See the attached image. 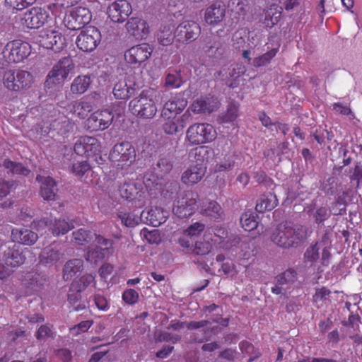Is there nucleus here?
<instances>
[{
	"mask_svg": "<svg viewBox=\"0 0 362 362\" xmlns=\"http://www.w3.org/2000/svg\"><path fill=\"white\" fill-rule=\"evenodd\" d=\"M331 293L332 291L326 286L315 288V292L313 296V303H315L318 308L322 306V304L326 300H329Z\"/></svg>",
	"mask_w": 362,
	"mask_h": 362,
	"instance_id": "3c124183",
	"label": "nucleus"
},
{
	"mask_svg": "<svg viewBox=\"0 0 362 362\" xmlns=\"http://www.w3.org/2000/svg\"><path fill=\"white\" fill-rule=\"evenodd\" d=\"M101 149V143L96 137L86 135L80 136L74 146L77 155L87 158L100 154Z\"/></svg>",
	"mask_w": 362,
	"mask_h": 362,
	"instance_id": "2eb2a0df",
	"label": "nucleus"
},
{
	"mask_svg": "<svg viewBox=\"0 0 362 362\" xmlns=\"http://www.w3.org/2000/svg\"><path fill=\"white\" fill-rule=\"evenodd\" d=\"M276 279L279 285L291 284L297 279V272L295 269H288L279 274Z\"/></svg>",
	"mask_w": 362,
	"mask_h": 362,
	"instance_id": "13d9d810",
	"label": "nucleus"
},
{
	"mask_svg": "<svg viewBox=\"0 0 362 362\" xmlns=\"http://www.w3.org/2000/svg\"><path fill=\"white\" fill-rule=\"evenodd\" d=\"M92 80L87 75H79L73 81L70 90L74 94H83L89 88Z\"/></svg>",
	"mask_w": 362,
	"mask_h": 362,
	"instance_id": "e433bc0d",
	"label": "nucleus"
},
{
	"mask_svg": "<svg viewBox=\"0 0 362 362\" xmlns=\"http://www.w3.org/2000/svg\"><path fill=\"white\" fill-rule=\"evenodd\" d=\"M156 91L152 88L143 90L129 103L131 112L140 119H151L157 112Z\"/></svg>",
	"mask_w": 362,
	"mask_h": 362,
	"instance_id": "f03ea898",
	"label": "nucleus"
},
{
	"mask_svg": "<svg viewBox=\"0 0 362 362\" xmlns=\"http://www.w3.org/2000/svg\"><path fill=\"white\" fill-rule=\"evenodd\" d=\"M74 68V64L70 57L62 58L48 73L46 78V86L50 88L54 85L59 84L68 77Z\"/></svg>",
	"mask_w": 362,
	"mask_h": 362,
	"instance_id": "9b49d317",
	"label": "nucleus"
},
{
	"mask_svg": "<svg viewBox=\"0 0 362 362\" xmlns=\"http://www.w3.org/2000/svg\"><path fill=\"white\" fill-rule=\"evenodd\" d=\"M279 47V44H276L275 46L272 47V48L267 47L268 50L265 53L255 57L253 59V66L255 67L259 68L269 65L278 53Z\"/></svg>",
	"mask_w": 362,
	"mask_h": 362,
	"instance_id": "c9c22d12",
	"label": "nucleus"
},
{
	"mask_svg": "<svg viewBox=\"0 0 362 362\" xmlns=\"http://www.w3.org/2000/svg\"><path fill=\"white\" fill-rule=\"evenodd\" d=\"M332 213L330 209L326 206H320L317 207L313 212V218L314 222L317 225H323L324 222L327 220Z\"/></svg>",
	"mask_w": 362,
	"mask_h": 362,
	"instance_id": "4d7b16f0",
	"label": "nucleus"
},
{
	"mask_svg": "<svg viewBox=\"0 0 362 362\" xmlns=\"http://www.w3.org/2000/svg\"><path fill=\"white\" fill-rule=\"evenodd\" d=\"M11 238L14 242L26 245H33L37 240L38 235L36 233L27 228H13Z\"/></svg>",
	"mask_w": 362,
	"mask_h": 362,
	"instance_id": "c85d7f7f",
	"label": "nucleus"
},
{
	"mask_svg": "<svg viewBox=\"0 0 362 362\" xmlns=\"http://www.w3.org/2000/svg\"><path fill=\"white\" fill-rule=\"evenodd\" d=\"M246 69L244 65L241 64H236L232 66L229 71V76L233 81L228 84L230 88H235L238 85L237 78L243 76L245 73Z\"/></svg>",
	"mask_w": 362,
	"mask_h": 362,
	"instance_id": "052dcab7",
	"label": "nucleus"
},
{
	"mask_svg": "<svg viewBox=\"0 0 362 362\" xmlns=\"http://www.w3.org/2000/svg\"><path fill=\"white\" fill-rule=\"evenodd\" d=\"M204 51L209 57L219 58L223 55L225 47L219 38L213 39L207 42Z\"/></svg>",
	"mask_w": 362,
	"mask_h": 362,
	"instance_id": "ea45409f",
	"label": "nucleus"
},
{
	"mask_svg": "<svg viewBox=\"0 0 362 362\" xmlns=\"http://www.w3.org/2000/svg\"><path fill=\"white\" fill-rule=\"evenodd\" d=\"M48 18L47 11L40 7H33L24 14V24L30 29L39 28L45 25Z\"/></svg>",
	"mask_w": 362,
	"mask_h": 362,
	"instance_id": "b1692460",
	"label": "nucleus"
},
{
	"mask_svg": "<svg viewBox=\"0 0 362 362\" xmlns=\"http://www.w3.org/2000/svg\"><path fill=\"white\" fill-rule=\"evenodd\" d=\"M258 215L252 211H245L240 217V223L246 231H252L258 226Z\"/></svg>",
	"mask_w": 362,
	"mask_h": 362,
	"instance_id": "c03bdc74",
	"label": "nucleus"
},
{
	"mask_svg": "<svg viewBox=\"0 0 362 362\" xmlns=\"http://www.w3.org/2000/svg\"><path fill=\"white\" fill-rule=\"evenodd\" d=\"M35 337L39 341H45L55 337L53 325L50 324L42 325L37 330Z\"/></svg>",
	"mask_w": 362,
	"mask_h": 362,
	"instance_id": "6e6d98bb",
	"label": "nucleus"
},
{
	"mask_svg": "<svg viewBox=\"0 0 362 362\" xmlns=\"http://www.w3.org/2000/svg\"><path fill=\"white\" fill-rule=\"evenodd\" d=\"M307 238L306 228L300 224L279 223L271 235V240L277 246L288 249L296 248Z\"/></svg>",
	"mask_w": 362,
	"mask_h": 362,
	"instance_id": "f257e3e1",
	"label": "nucleus"
},
{
	"mask_svg": "<svg viewBox=\"0 0 362 362\" xmlns=\"http://www.w3.org/2000/svg\"><path fill=\"white\" fill-rule=\"evenodd\" d=\"M128 85L125 81H119L114 85L112 93L117 100H127L135 93V88Z\"/></svg>",
	"mask_w": 362,
	"mask_h": 362,
	"instance_id": "7c9ffc66",
	"label": "nucleus"
},
{
	"mask_svg": "<svg viewBox=\"0 0 362 362\" xmlns=\"http://www.w3.org/2000/svg\"><path fill=\"white\" fill-rule=\"evenodd\" d=\"M182 84L180 72L169 73L165 77V85L171 88H177Z\"/></svg>",
	"mask_w": 362,
	"mask_h": 362,
	"instance_id": "0e129e2a",
	"label": "nucleus"
},
{
	"mask_svg": "<svg viewBox=\"0 0 362 362\" xmlns=\"http://www.w3.org/2000/svg\"><path fill=\"white\" fill-rule=\"evenodd\" d=\"M117 216L121 220L122 224L128 228H134L143 220L141 215L138 216L125 207L118 209Z\"/></svg>",
	"mask_w": 362,
	"mask_h": 362,
	"instance_id": "c756f323",
	"label": "nucleus"
},
{
	"mask_svg": "<svg viewBox=\"0 0 362 362\" xmlns=\"http://www.w3.org/2000/svg\"><path fill=\"white\" fill-rule=\"evenodd\" d=\"M60 251L53 245H49L42 250L40 255V262L42 264L57 263L62 257Z\"/></svg>",
	"mask_w": 362,
	"mask_h": 362,
	"instance_id": "72a5a7b5",
	"label": "nucleus"
},
{
	"mask_svg": "<svg viewBox=\"0 0 362 362\" xmlns=\"http://www.w3.org/2000/svg\"><path fill=\"white\" fill-rule=\"evenodd\" d=\"M212 249V245L209 241H197L193 249V252L197 255H207Z\"/></svg>",
	"mask_w": 362,
	"mask_h": 362,
	"instance_id": "338daca9",
	"label": "nucleus"
},
{
	"mask_svg": "<svg viewBox=\"0 0 362 362\" xmlns=\"http://www.w3.org/2000/svg\"><path fill=\"white\" fill-rule=\"evenodd\" d=\"M239 348L243 354L250 356L247 362H252L262 356L259 351L258 349H255L253 344L246 340H243L240 342Z\"/></svg>",
	"mask_w": 362,
	"mask_h": 362,
	"instance_id": "8fccbe9b",
	"label": "nucleus"
},
{
	"mask_svg": "<svg viewBox=\"0 0 362 362\" xmlns=\"http://www.w3.org/2000/svg\"><path fill=\"white\" fill-rule=\"evenodd\" d=\"M226 12V6L223 2L214 1L205 9L204 21L209 25H217L223 21Z\"/></svg>",
	"mask_w": 362,
	"mask_h": 362,
	"instance_id": "5701e85b",
	"label": "nucleus"
},
{
	"mask_svg": "<svg viewBox=\"0 0 362 362\" xmlns=\"http://www.w3.org/2000/svg\"><path fill=\"white\" fill-rule=\"evenodd\" d=\"M209 152L206 147L204 146H200L192 148L189 153L190 158H193L192 160V164L206 163L205 157L208 155Z\"/></svg>",
	"mask_w": 362,
	"mask_h": 362,
	"instance_id": "864d4df0",
	"label": "nucleus"
},
{
	"mask_svg": "<svg viewBox=\"0 0 362 362\" xmlns=\"http://www.w3.org/2000/svg\"><path fill=\"white\" fill-rule=\"evenodd\" d=\"M31 53V45L21 40H14L8 42L3 51L6 62L9 64L23 62Z\"/></svg>",
	"mask_w": 362,
	"mask_h": 362,
	"instance_id": "1a4fd4ad",
	"label": "nucleus"
},
{
	"mask_svg": "<svg viewBox=\"0 0 362 362\" xmlns=\"http://www.w3.org/2000/svg\"><path fill=\"white\" fill-rule=\"evenodd\" d=\"M132 12V8L127 1L118 0L108 7V16L115 23L124 22Z\"/></svg>",
	"mask_w": 362,
	"mask_h": 362,
	"instance_id": "412c9836",
	"label": "nucleus"
},
{
	"mask_svg": "<svg viewBox=\"0 0 362 362\" xmlns=\"http://www.w3.org/2000/svg\"><path fill=\"white\" fill-rule=\"evenodd\" d=\"M100 40L101 34L99 30L94 26H88L78 35L76 44L79 49L88 52L94 50Z\"/></svg>",
	"mask_w": 362,
	"mask_h": 362,
	"instance_id": "4468645a",
	"label": "nucleus"
},
{
	"mask_svg": "<svg viewBox=\"0 0 362 362\" xmlns=\"http://www.w3.org/2000/svg\"><path fill=\"white\" fill-rule=\"evenodd\" d=\"M95 276L91 274H86L83 275L79 279L74 280L71 284L74 289H78L81 291H83L86 289L91 284L95 285Z\"/></svg>",
	"mask_w": 362,
	"mask_h": 362,
	"instance_id": "5fc2aeb1",
	"label": "nucleus"
},
{
	"mask_svg": "<svg viewBox=\"0 0 362 362\" xmlns=\"http://www.w3.org/2000/svg\"><path fill=\"white\" fill-rule=\"evenodd\" d=\"M162 118L163 119L162 124L163 132L167 134L174 135L184 129L187 124L192 120V115L187 110L180 116L168 115V116L162 117Z\"/></svg>",
	"mask_w": 362,
	"mask_h": 362,
	"instance_id": "f3484780",
	"label": "nucleus"
},
{
	"mask_svg": "<svg viewBox=\"0 0 362 362\" xmlns=\"http://www.w3.org/2000/svg\"><path fill=\"white\" fill-rule=\"evenodd\" d=\"M83 267V262L81 259H73L66 262L63 268L62 277L64 280L71 279L78 272H80Z\"/></svg>",
	"mask_w": 362,
	"mask_h": 362,
	"instance_id": "f704fd0d",
	"label": "nucleus"
},
{
	"mask_svg": "<svg viewBox=\"0 0 362 362\" xmlns=\"http://www.w3.org/2000/svg\"><path fill=\"white\" fill-rule=\"evenodd\" d=\"M169 216V212L161 207H152L148 211L141 212L143 221L153 227H158L165 223Z\"/></svg>",
	"mask_w": 362,
	"mask_h": 362,
	"instance_id": "a878e982",
	"label": "nucleus"
},
{
	"mask_svg": "<svg viewBox=\"0 0 362 362\" xmlns=\"http://www.w3.org/2000/svg\"><path fill=\"white\" fill-rule=\"evenodd\" d=\"M206 163H191L182 174V182L188 186H192L197 184L204 177L206 173Z\"/></svg>",
	"mask_w": 362,
	"mask_h": 362,
	"instance_id": "4be33fe9",
	"label": "nucleus"
},
{
	"mask_svg": "<svg viewBox=\"0 0 362 362\" xmlns=\"http://www.w3.org/2000/svg\"><path fill=\"white\" fill-rule=\"evenodd\" d=\"M201 33L199 25L193 21H183L175 30V36L179 42L195 40Z\"/></svg>",
	"mask_w": 362,
	"mask_h": 362,
	"instance_id": "aec40b11",
	"label": "nucleus"
},
{
	"mask_svg": "<svg viewBox=\"0 0 362 362\" xmlns=\"http://www.w3.org/2000/svg\"><path fill=\"white\" fill-rule=\"evenodd\" d=\"M123 301L128 305H134L139 301V293L132 288L126 289L122 296Z\"/></svg>",
	"mask_w": 362,
	"mask_h": 362,
	"instance_id": "774afa93",
	"label": "nucleus"
},
{
	"mask_svg": "<svg viewBox=\"0 0 362 362\" xmlns=\"http://www.w3.org/2000/svg\"><path fill=\"white\" fill-rule=\"evenodd\" d=\"M238 117V105L234 103L228 105L226 111L218 117L220 123H231L236 120Z\"/></svg>",
	"mask_w": 362,
	"mask_h": 362,
	"instance_id": "49530a36",
	"label": "nucleus"
},
{
	"mask_svg": "<svg viewBox=\"0 0 362 362\" xmlns=\"http://www.w3.org/2000/svg\"><path fill=\"white\" fill-rule=\"evenodd\" d=\"M175 37V33H173V30L170 27H164L158 34V42L163 46L170 45Z\"/></svg>",
	"mask_w": 362,
	"mask_h": 362,
	"instance_id": "bf43d9fd",
	"label": "nucleus"
},
{
	"mask_svg": "<svg viewBox=\"0 0 362 362\" xmlns=\"http://www.w3.org/2000/svg\"><path fill=\"white\" fill-rule=\"evenodd\" d=\"M40 276L37 274H28L25 278L23 284L25 288V293L28 296H30L33 293L40 291L42 286V279L39 280Z\"/></svg>",
	"mask_w": 362,
	"mask_h": 362,
	"instance_id": "a19ab883",
	"label": "nucleus"
},
{
	"mask_svg": "<svg viewBox=\"0 0 362 362\" xmlns=\"http://www.w3.org/2000/svg\"><path fill=\"white\" fill-rule=\"evenodd\" d=\"M282 13V8L272 4L265 12L263 23L266 27L272 28L279 21Z\"/></svg>",
	"mask_w": 362,
	"mask_h": 362,
	"instance_id": "58836bf2",
	"label": "nucleus"
},
{
	"mask_svg": "<svg viewBox=\"0 0 362 362\" xmlns=\"http://www.w3.org/2000/svg\"><path fill=\"white\" fill-rule=\"evenodd\" d=\"M217 137L214 127L206 122H197L190 125L187 131L185 142L190 146L211 143Z\"/></svg>",
	"mask_w": 362,
	"mask_h": 362,
	"instance_id": "20e7f679",
	"label": "nucleus"
},
{
	"mask_svg": "<svg viewBox=\"0 0 362 362\" xmlns=\"http://www.w3.org/2000/svg\"><path fill=\"white\" fill-rule=\"evenodd\" d=\"M94 234L90 230L79 228L72 233L71 242L77 245L83 246L90 243Z\"/></svg>",
	"mask_w": 362,
	"mask_h": 362,
	"instance_id": "79ce46f5",
	"label": "nucleus"
},
{
	"mask_svg": "<svg viewBox=\"0 0 362 362\" xmlns=\"http://www.w3.org/2000/svg\"><path fill=\"white\" fill-rule=\"evenodd\" d=\"M37 41L41 47L54 52H60L66 46L65 37L60 32L54 30H42Z\"/></svg>",
	"mask_w": 362,
	"mask_h": 362,
	"instance_id": "ddd939ff",
	"label": "nucleus"
},
{
	"mask_svg": "<svg viewBox=\"0 0 362 362\" xmlns=\"http://www.w3.org/2000/svg\"><path fill=\"white\" fill-rule=\"evenodd\" d=\"M82 291L74 289L73 288V284H71L68 293V300L73 305L74 309L76 310H82L85 308V305L78 304L75 305V303H78L81 299V293Z\"/></svg>",
	"mask_w": 362,
	"mask_h": 362,
	"instance_id": "680f3d73",
	"label": "nucleus"
},
{
	"mask_svg": "<svg viewBox=\"0 0 362 362\" xmlns=\"http://www.w3.org/2000/svg\"><path fill=\"white\" fill-rule=\"evenodd\" d=\"M105 249L95 246L92 248H88L86 255V259L90 263L97 264L102 262L105 259Z\"/></svg>",
	"mask_w": 362,
	"mask_h": 362,
	"instance_id": "603ef678",
	"label": "nucleus"
},
{
	"mask_svg": "<svg viewBox=\"0 0 362 362\" xmlns=\"http://www.w3.org/2000/svg\"><path fill=\"white\" fill-rule=\"evenodd\" d=\"M129 35L137 40L146 39L149 34V26L146 21L138 17L130 18L126 23Z\"/></svg>",
	"mask_w": 362,
	"mask_h": 362,
	"instance_id": "393cba45",
	"label": "nucleus"
},
{
	"mask_svg": "<svg viewBox=\"0 0 362 362\" xmlns=\"http://www.w3.org/2000/svg\"><path fill=\"white\" fill-rule=\"evenodd\" d=\"M253 178L257 183L262 184L267 187H271L274 185L273 180L262 170H258L254 172Z\"/></svg>",
	"mask_w": 362,
	"mask_h": 362,
	"instance_id": "69168bd1",
	"label": "nucleus"
},
{
	"mask_svg": "<svg viewBox=\"0 0 362 362\" xmlns=\"http://www.w3.org/2000/svg\"><path fill=\"white\" fill-rule=\"evenodd\" d=\"M187 105V100L183 96L175 95L172 97L165 102L161 116L177 115L186 107Z\"/></svg>",
	"mask_w": 362,
	"mask_h": 362,
	"instance_id": "cd10ccee",
	"label": "nucleus"
},
{
	"mask_svg": "<svg viewBox=\"0 0 362 362\" xmlns=\"http://www.w3.org/2000/svg\"><path fill=\"white\" fill-rule=\"evenodd\" d=\"M278 204V199L275 194L268 193L263 194L257 202L255 209L259 213L272 211Z\"/></svg>",
	"mask_w": 362,
	"mask_h": 362,
	"instance_id": "473e14b6",
	"label": "nucleus"
},
{
	"mask_svg": "<svg viewBox=\"0 0 362 362\" xmlns=\"http://www.w3.org/2000/svg\"><path fill=\"white\" fill-rule=\"evenodd\" d=\"M119 193L122 198L131 202L136 208H141L146 204V192L141 183L124 182L119 185Z\"/></svg>",
	"mask_w": 362,
	"mask_h": 362,
	"instance_id": "6e6552de",
	"label": "nucleus"
},
{
	"mask_svg": "<svg viewBox=\"0 0 362 362\" xmlns=\"http://www.w3.org/2000/svg\"><path fill=\"white\" fill-rule=\"evenodd\" d=\"M33 76L29 71L21 69L6 70L3 76L4 86L8 90L19 91L30 87Z\"/></svg>",
	"mask_w": 362,
	"mask_h": 362,
	"instance_id": "0eeeda50",
	"label": "nucleus"
},
{
	"mask_svg": "<svg viewBox=\"0 0 362 362\" xmlns=\"http://www.w3.org/2000/svg\"><path fill=\"white\" fill-rule=\"evenodd\" d=\"M153 50L147 43L134 45L125 51L124 60L132 67L138 68L151 57Z\"/></svg>",
	"mask_w": 362,
	"mask_h": 362,
	"instance_id": "f8f14e48",
	"label": "nucleus"
},
{
	"mask_svg": "<svg viewBox=\"0 0 362 362\" xmlns=\"http://www.w3.org/2000/svg\"><path fill=\"white\" fill-rule=\"evenodd\" d=\"M304 261L306 263L314 264L320 259L319 242H315L307 247L303 255Z\"/></svg>",
	"mask_w": 362,
	"mask_h": 362,
	"instance_id": "09e8293b",
	"label": "nucleus"
},
{
	"mask_svg": "<svg viewBox=\"0 0 362 362\" xmlns=\"http://www.w3.org/2000/svg\"><path fill=\"white\" fill-rule=\"evenodd\" d=\"M1 261L8 262L13 268H16L23 264L25 257L19 250V246L16 244L5 243L0 246Z\"/></svg>",
	"mask_w": 362,
	"mask_h": 362,
	"instance_id": "a211bd4d",
	"label": "nucleus"
},
{
	"mask_svg": "<svg viewBox=\"0 0 362 362\" xmlns=\"http://www.w3.org/2000/svg\"><path fill=\"white\" fill-rule=\"evenodd\" d=\"M219 106L220 103L218 98L209 94L194 100L187 110L194 114H210L217 110Z\"/></svg>",
	"mask_w": 362,
	"mask_h": 362,
	"instance_id": "6ab92c4d",
	"label": "nucleus"
},
{
	"mask_svg": "<svg viewBox=\"0 0 362 362\" xmlns=\"http://www.w3.org/2000/svg\"><path fill=\"white\" fill-rule=\"evenodd\" d=\"M32 227L42 234L48 231L54 236H60L72 230L74 225L64 218L44 217L40 220L33 221Z\"/></svg>",
	"mask_w": 362,
	"mask_h": 362,
	"instance_id": "39448f33",
	"label": "nucleus"
},
{
	"mask_svg": "<svg viewBox=\"0 0 362 362\" xmlns=\"http://www.w3.org/2000/svg\"><path fill=\"white\" fill-rule=\"evenodd\" d=\"M2 166L8 170V173L13 175L28 176L30 170L24 166L21 163L12 161L9 158H6L2 163Z\"/></svg>",
	"mask_w": 362,
	"mask_h": 362,
	"instance_id": "4c0bfd02",
	"label": "nucleus"
},
{
	"mask_svg": "<svg viewBox=\"0 0 362 362\" xmlns=\"http://www.w3.org/2000/svg\"><path fill=\"white\" fill-rule=\"evenodd\" d=\"M235 165V160L233 156H225L219 163H216L214 167L216 173H222L231 170Z\"/></svg>",
	"mask_w": 362,
	"mask_h": 362,
	"instance_id": "e2e57ef3",
	"label": "nucleus"
},
{
	"mask_svg": "<svg viewBox=\"0 0 362 362\" xmlns=\"http://www.w3.org/2000/svg\"><path fill=\"white\" fill-rule=\"evenodd\" d=\"M91 20V13L88 8L78 6L65 13L63 23L70 30H77L83 28Z\"/></svg>",
	"mask_w": 362,
	"mask_h": 362,
	"instance_id": "9d476101",
	"label": "nucleus"
},
{
	"mask_svg": "<svg viewBox=\"0 0 362 362\" xmlns=\"http://www.w3.org/2000/svg\"><path fill=\"white\" fill-rule=\"evenodd\" d=\"M36 180L41 182L40 194L46 201L56 199L58 188L56 181L51 177H43L37 175Z\"/></svg>",
	"mask_w": 362,
	"mask_h": 362,
	"instance_id": "bb28decb",
	"label": "nucleus"
},
{
	"mask_svg": "<svg viewBox=\"0 0 362 362\" xmlns=\"http://www.w3.org/2000/svg\"><path fill=\"white\" fill-rule=\"evenodd\" d=\"M92 109L93 107L90 102L78 100L73 104L71 111L80 119H84Z\"/></svg>",
	"mask_w": 362,
	"mask_h": 362,
	"instance_id": "de8ad7c7",
	"label": "nucleus"
},
{
	"mask_svg": "<svg viewBox=\"0 0 362 362\" xmlns=\"http://www.w3.org/2000/svg\"><path fill=\"white\" fill-rule=\"evenodd\" d=\"M347 192H343L341 194L337 196L336 201L333 202L330 207V211L334 216H339L346 214V197Z\"/></svg>",
	"mask_w": 362,
	"mask_h": 362,
	"instance_id": "a18cd8bd",
	"label": "nucleus"
},
{
	"mask_svg": "<svg viewBox=\"0 0 362 362\" xmlns=\"http://www.w3.org/2000/svg\"><path fill=\"white\" fill-rule=\"evenodd\" d=\"M173 160L170 156H160L154 168L158 176L163 177L169 174L173 169Z\"/></svg>",
	"mask_w": 362,
	"mask_h": 362,
	"instance_id": "37998d69",
	"label": "nucleus"
},
{
	"mask_svg": "<svg viewBox=\"0 0 362 362\" xmlns=\"http://www.w3.org/2000/svg\"><path fill=\"white\" fill-rule=\"evenodd\" d=\"M202 214L211 220L218 221L223 218V210L217 202L211 201L203 205Z\"/></svg>",
	"mask_w": 362,
	"mask_h": 362,
	"instance_id": "2f4dec72",
	"label": "nucleus"
},
{
	"mask_svg": "<svg viewBox=\"0 0 362 362\" xmlns=\"http://www.w3.org/2000/svg\"><path fill=\"white\" fill-rule=\"evenodd\" d=\"M198 199L197 192L192 190L179 193L173 203V214L180 218L190 217L197 210Z\"/></svg>",
	"mask_w": 362,
	"mask_h": 362,
	"instance_id": "423d86ee",
	"label": "nucleus"
},
{
	"mask_svg": "<svg viewBox=\"0 0 362 362\" xmlns=\"http://www.w3.org/2000/svg\"><path fill=\"white\" fill-rule=\"evenodd\" d=\"M113 119L114 115L110 110H97L87 119L86 127L90 132L105 130L111 125Z\"/></svg>",
	"mask_w": 362,
	"mask_h": 362,
	"instance_id": "dca6fc26",
	"label": "nucleus"
},
{
	"mask_svg": "<svg viewBox=\"0 0 362 362\" xmlns=\"http://www.w3.org/2000/svg\"><path fill=\"white\" fill-rule=\"evenodd\" d=\"M136 152L129 141L116 144L109 153V160L117 169L127 170L135 161Z\"/></svg>",
	"mask_w": 362,
	"mask_h": 362,
	"instance_id": "7ed1b4c3",
	"label": "nucleus"
}]
</instances>
